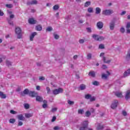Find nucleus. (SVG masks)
I'll list each match as a JSON object with an SVG mask.
<instances>
[{
    "instance_id": "obj_26",
    "label": "nucleus",
    "mask_w": 130,
    "mask_h": 130,
    "mask_svg": "<svg viewBox=\"0 0 130 130\" xmlns=\"http://www.w3.org/2000/svg\"><path fill=\"white\" fill-rule=\"evenodd\" d=\"M91 6V2H86L84 4L85 8H88V7Z\"/></svg>"
},
{
    "instance_id": "obj_53",
    "label": "nucleus",
    "mask_w": 130,
    "mask_h": 130,
    "mask_svg": "<svg viewBox=\"0 0 130 130\" xmlns=\"http://www.w3.org/2000/svg\"><path fill=\"white\" fill-rule=\"evenodd\" d=\"M86 29H87V32H88L89 33H91V32H92V30L91 29V28L88 27Z\"/></svg>"
},
{
    "instance_id": "obj_47",
    "label": "nucleus",
    "mask_w": 130,
    "mask_h": 130,
    "mask_svg": "<svg viewBox=\"0 0 130 130\" xmlns=\"http://www.w3.org/2000/svg\"><path fill=\"white\" fill-rule=\"evenodd\" d=\"M121 33H124L125 32V29L123 27H121L120 30Z\"/></svg>"
},
{
    "instance_id": "obj_37",
    "label": "nucleus",
    "mask_w": 130,
    "mask_h": 130,
    "mask_svg": "<svg viewBox=\"0 0 130 130\" xmlns=\"http://www.w3.org/2000/svg\"><path fill=\"white\" fill-rule=\"evenodd\" d=\"M91 97H92V95L91 94H86L85 95V99H90Z\"/></svg>"
},
{
    "instance_id": "obj_45",
    "label": "nucleus",
    "mask_w": 130,
    "mask_h": 130,
    "mask_svg": "<svg viewBox=\"0 0 130 130\" xmlns=\"http://www.w3.org/2000/svg\"><path fill=\"white\" fill-rule=\"evenodd\" d=\"M84 42H85V40H84V39H80L79 41V43L80 44H83V43H84Z\"/></svg>"
},
{
    "instance_id": "obj_2",
    "label": "nucleus",
    "mask_w": 130,
    "mask_h": 130,
    "mask_svg": "<svg viewBox=\"0 0 130 130\" xmlns=\"http://www.w3.org/2000/svg\"><path fill=\"white\" fill-rule=\"evenodd\" d=\"M114 13L113 10L110 9H106L103 11L102 14L105 16H110V15H112Z\"/></svg>"
},
{
    "instance_id": "obj_7",
    "label": "nucleus",
    "mask_w": 130,
    "mask_h": 130,
    "mask_svg": "<svg viewBox=\"0 0 130 130\" xmlns=\"http://www.w3.org/2000/svg\"><path fill=\"white\" fill-rule=\"evenodd\" d=\"M125 99L126 100H128V99H130V90H127L126 91L125 94Z\"/></svg>"
},
{
    "instance_id": "obj_6",
    "label": "nucleus",
    "mask_w": 130,
    "mask_h": 130,
    "mask_svg": "<svg viewBox=\"0 0 130 130\" xmlns=\"http://www.w3.org/2000/svg\"><path fill=\"white\" fill-rule=\"evenodd\" d=\"M103 22L102 21H99L96 23V27L98 29H102L103 28Z\"/></svg>"
},
{
    "instance_id": "obj_64",
    "label": "nucleus",
    "mask_w": 130,
    "mask_h": 130,
    "mask_svg": "<svg viewBox=\"0 0 130 130\" xmlns=\"http://www.w3.org/2000/svg\"><path fill=\"white\" fill-rule=\"evenodd\" d=\"M126 33L128 34H129L130 33V29L129 28H126Z\"/></svg>"
},
{
    "instance_id": "obj_50",
    "label": "nucleus",
    "mask_w": 130,
    "mask_h": 130,
    "mask_svg": "<svg viewBox=\"0 0 130 130\" xmlns=\"http://www.w3.org/2000/svg\"><path fill=\"white\" fill-rule=\"evenodd\" d=\"M95 99H96L95 98V96L91 97V98H90V101H91V102H92L93 101H95Z\"/></svg>"
},
{
    "instance_id": "obj_24",
    "label": "nucleus",
    "mask_w": 130,
    "mask_h": 130,
    "mask_svg": "<svg viewBox=\"0 0 130 130\" xmlns=\"http://www.w3.org/2000/svg\"><path fill=\"white\" fill-rule=\"evenodd\" d=\"M33 116V114L31 113H26L25 114V117L26 118H29V117H32Z\"/></svg>"
},
{
    "instance_id": "obj_49",
    "label": "nucleus",
    "mask_w": 130,
    "mask_h": 130,
    "mask_svg": "<svg viewBox=\"0 0 130 130\" xmlns=\"http://www.w3.org/2000/svg\"><path fill=\"white\" fill-rule=\"evenodd\" d=\"M68 103L70 105H73L75 103L74 102H72V101H68Z\"/></svg>"
},
{
    "instance_id": "obj_39",
    "label": "nucleus",
    "mask_w": 130,
    "mask_h": 130,
    "mask_svg": "<svg viewBox=\"0 0 130 130\" xmlns=\"http://www.w3.org/2000/svg\"><path fill=\"white\" fill-rule=\"evenodd\" d=\"M9 122L10 123H14V122H16V120L15 119H10Z\"/></svg>"
},
{
    "instance_id": "obj_13",
    "label": "nucleus",
    "mask_w": 130,
    "mask_h": 130,
    "mask_svg": "<svg viewBox=\"0 0 130 130\" xmlns=\"http://www.w3.org/2000/svg\"><path fill=\"white\" fill-rule=\"evenodd\" d=\"M88 76H90V77H92V78H95L96 74L95 73V72L90 71L88 74Z\"/></svg>"
},
{
    "instance_id": "obj_29",
    "label": "nucleus",
    "mask_w": 130,
    "mask_h": 130,
    "mask_svg": "<svg viewBox=\"0 0 130 130\" xmlns=\"http://www.w3.org/2000/svg\"><path fill=\"white\" fill-rule=\"evenodd\" d=\"M29 92L30 91H29V89H25L23 91V94H24L25 95H28V94H29Z\"/></svg>"
},
{
    "instance_id": "obj_3",
    "label": "nucleus",
    "mask_w": 130,
    "mask_h": 130,
    "mask_svg": "<svg viewBox=\"0 0 130 130\" xmlns=\"http://www.w3.org/2000/svg\"><path fill=\"white\" fill-rule=\"evenodd\" d=\"M88 128V121H84L81 123L79 130H86Z\"/></svg>"
},
{
    "instance_id": "obj_20",
    "label": "nucleus",
    "mask_w": 130,
    "mask_h": 130,
    "mask_svg": "<svg viewBox=\"0 0 130 130\" xmlns=\"http://www.w3.org/2000/svg\"><path fill=\"white\" fill-rule=\"evenodd\" d=\"M100 13H101V9H100V8L99 7H97L95 8V14H96V15H98L99 14H100Z\"/></svg>"
},
{
    "instance_id": "obj_31",
    "label": "nucleus",
    "mask_w": 130,
    "mask_h": 130,
    "mask_svg": "<svg viewBox=\"0 0 130 130\" xmlns=\"http://www.w3.org/2000/svg\"><path fill=\"white\" fill-rule=\"evenodd\" d=\"M107 78H108V75H107V74H102V79H105V80H106Z\"/></svg>"
},
{
    "instance_id": "obj_16",
    "label": "nucleus",
    "mask_w": 130,
    "mask_h": 130,
    "mask_svg": "<svg viewBox=\"0 0 130 130\" xmlns=\"http://www.w3.org/2000/svg\"><path fill=\"white\" fill-rule=\"evenodd\" d=\"M36 101L39 102H42L43 101V99L40 96H36Z\"/></svg>"
},
{
    "instance_id": "obj_57",
    "label": "nucleus",
    "mask_w": 130,
    "mask_h": 130,
    "mask_svg": "<svg viewBox=\"0 0 130 130\" xmlns=\"http://www.w3.org/2000/svg\"><path fill=\"white\" fill-rule=\"evenodd\" d=\"M39 80L40 81H44V80H45V78L44 77H41L39 78Z\"/></svg>"
},
{
    "instance_id": "obj_5",
    "label": "nucleus",
    "mask_w": 130,
    "mask_h": 130,
    "mask_svg": "<svg viewBox=\"0 0 130 130\" xmlns=\"http://www.w3.org/2000/svg\"><path fill=\"white\" fill-rule=\"evenodd\" d=\"M118 105V101L115 100L112 104L111 107L112 109H115Z\"/></svg>"
},
{
    "instance_id": "obj_18",
    "label": "nucleus",
    "mask_w": 130,
    "mask_h": 130,
    "mask_svg": "<svg viewBox=\"0 0 130 130\" xmlns=\"http://www.w3.org/2000/svg\"><path fill=\"white\" fill-rule=\"evenodd\" d=\"M104 128V126L103 125H101L100 123L98 124V126L96 127L97 130H102Z\"/></svg>"
},
{
    "instance_id": "obj_28",
    "label": "nucleus",
    "mask_w": 130,
    "mask_h": 130,
    "mask_svg": "<svg viewBox=\"0 0 130 130\" xmlns=\"http://www.w3.org/2000/svg\"><path fill=\"white\" fill-rule=\"evenodd\" d=\"M103 60H104V62H105L106 63H110V62L111 61V60H106V57H103Z\"/></svg>"
},
{
    "instance_id": "obj_33",
    "label": "nucleus",
    "mask_w": 130,
    "mask_h": 130,
    "mask_svg": "<svg viewBox=\"0 0 130 130\" xmlns=\"http://www.w3.org/2000/svg\"><path fill=\"white\" fill-rule=\"evenodd\" d=\"M53 9V10H54V11H57V10H58V9H59V6L57 5H55V6H54Z\"/></svg>"
},
{
    "instance_id": "obj_46",
    "label": "nucleus",
    "mask_w": 130,
    "mask_h": 130,
    "mask_svg": "<svg viewBox=\"0 0 130 130\" xmlns=\"http://www.w3.org/2000/svg\"><path fill=\"white\" fill-rule=\"evenodd\" d=\"M54 37L55 39H56V40H57L59 38V36L58 35L55 34H54Z\"/></svg>"
},
{
    "instance_id": "obj_17",
    "label": "nucleus",
    "mask_w": 130,
    "mask_h": 130,
    "mask_svg": "<svg viewBox=\"0 0 130 130\" xmlns=\"http://www.w3.org/2000/svg\"><path fill=\"white\" fill-rule=\"evenodd\" d=\"M125 59L127 61L130 60V50L128 51L126 55Z\"/></svg>"
},
{
    "instance_id": "obj_38",
    "label": "nucleus",
    "mask_w": 130,
    "mask_h": 130,
    "mask_svg": "<svg viewBox=\"0 0 130 130\" xmlns=\"http://www.w3.org/2000/svg\"><path fill=\"white\" fill-rule=\"evenodd\" d=\"M87 12L88 13H92L93 12V8L92 7H89L87 9Z\"/></svg>"
},
{
    "instance_id": "obj_58",
    "label": "nucleus",
    "mask_w": 130,
    "mask_h": 130,
    "mask_svg": "<svg viewBox=\"0 0 130 130\" xmlns=\"http://www.w3.org/2000/svg\"><path fill=\"white\" fill-rule=\"evenodd\" d=\"M57 110V108H54L52 109V112H55Z\"/></svg>"
},
{
    "instance_id": "obj_54",
    "label": "nucleus",
    "mask_w": 130,
    "mask_h": 130,
    "mask_svg": "<svg viewBox=\"0 0 130 130\" xmlns=\"http://www.w3.org/2000/svg\"><path fill=\"white\" fill-rule=\"evenodd\" d=\"M126 28H130V22H127V24L126 25Z\"/></svg>"
},
{
    "instance_id": "obj_25",
    "label": "nucleus",
    "mask_w": 130,
    "mask_h": 130,
    "mask_svg": "<svg viewBox=\"0 0 130 130\" xmlns=\"http://www.w3.org/2000/svg\"><path fill=\"white\" fill-rule=\"evenodd\" d=\"M115 96H117V97H122V93L120 92H116L115 93Z\"/></svg>"
},
{
    "instance_id": "obj_23",
    "label": "nucleus",
    "mask_w": 130,
    "mask_h": 130,
    "mask_svg": "<svg viewBox=\"0 0 130 130\" xmlns=\"http://www.w3.org/2000/svg\"><path fill=\"white\" fill-rule=\"evenodd\" d=\"M79 89L81 90H85L86 89V85L84 84H81L79 87Z\"/></svg>"
},
{
    "instance_id": "obj_43",
    "label": "nucleus",
    "mask_w": 130,
    "mask_h": 130,
    "mask_svg": "<svg viewBox=\"0 0 130 130\" xmlns=\"http://www.w3.org/2000/svg\"><path fill=\"white\" fill-rule=\"evenodd\" d=\"M46 89V90L47 91V94H49L50 93V91H51L50 90V88L49 87H47Z\"/></svg>"
},
{
    "instance_id": "obj_36",
    "label": "nucleus",
    "mask_w": 130,
    "mask_h": 130,
    "mask_svg": "<svg viewBox=\"0 0 130 130\" xmlns=\"http://www.w3.org/2000/svg\"><path fill=\"white\" fill-rule=\"evenodd\" d=\"M6 64H7V66H8V67H11V66H12V62H11L9 60H7Z\"/></svg>"
},
{
    "instance_id": "obj_19",
    "label": "nucleus",
    "mask_w": 130,
    "mask_h": 130,
    "mask_svg": "<svg viewBox=\"0 0 130 130\" xmlns=\"http://www.w3.org/2000/svg\"><path fill=\"white\" fill-rule=\"evenodd\" d=\"M36 30L37 31H41L42 30V26L41 25H38L36 26Z\"/></svg>"
},
{
    "instance_id": "obj_9",
    "label": "nucleus",
    "mask_w": 130,
    "mask_h": 130,
    "mask_svg": "<svg viewBox=\"0 0 130 130\" xmlns=\"http://www.w3.org/2000/svg\"><path fill=\"white\" fill-rule=\"evenodd\" d=\"M38 4V2L36 0H32L31 1H28L27 2V5H37Z\"/></svg>"
},
{
    "instance_id": "obj_62",
    "label": "nucleus",
    "mask_w": 130,
    "mask_h": 130,
    "mask_svg": "<svg viewBox=\"0 0 130 130\" xmlns=\"http://www.w3.org/2000/svg\"><path fill=\"white\" fill-rule=\"evenodd\" d=\"M36 89H37V91H40V86H39V85L37 86Z\"/></svg>"
},
{
    "instance_id": "obj_32",
    "label": "nucleus",
    "mask_w": 130,
    "mask_h": 130,
    "mask_svg": "<svg viewBox=\"0 0 130 130\" xmlns=\"http://www.w3.org/2000/svg\"><path fill=\"white\" fill-rule=\"evenodd\" d=\"M90 115H91V112H90V111H87L85 112V116L86 117H89V116H90Z\"/></svg>"
},
{
    "instance_id": "obj_44",
    "label": "nucleus",
    "mask_w": 130,
    "mask_h": 130,
    "mask_svg": "<svg viewBox=\"0 0 130 130\" xmlns=\"http://www.w3.org/2000/svg\"><path fill=\"white\" fill-rule=\"evenodd\" d=\"M8 23L11 25V26H14V23H13V21L10 19L8 20Z\"/></svg>"
},
{
    "instance_id": "obj_42",
    "label": "nucleus",
    "mask_w": 130,
    "mask_h": 130,
    "mask_svg": "<svg viewBox=\"0 0 130 130\" xmlns=\"http://www.w3.org/2000/svg\"><path fill=\"white\" fill-rule=\"evenodd\" d=\"M99 48L100 49H104V45H103V44H100V45H99Z\"/></svg>"
},
{
    "instance_id": "obj_10",
    "label": "nucleus",
    "mask_w": 130,
    "mask_h": 130,
    "mask_svg": "<svg viewBox=\"0 0 130 130\" xmlns=\"http://www.w3.org/2000/svg\"><path fill=\"white\" fill-rule=\"evenodd\" d=\"M28 94L30 97H36L37 96V93L34 91H29Z\"/></svg>"
},
{
    "instance_id": "obj_52",
    "label": "nucleus",
    "mask_w": 130,
    "mask_h": 130,
    "mask_svg": "<svg viewBox=\"0 0 130 130\" xmlns=\"http://www.w3.org/2000/svg\"><path fill=\"white\" fill-rule=\"evenodd\" d=\"M56 120V117L53 116V117H52V120H51V121H52V122H53L55 121Z\"/></svg>"
},
{
    "instance_id": "obj_14",
    "label": "nucleus",
    "mask_w": 130,
    "mask_h": 130,
    "mask_svg": "<svg viewBox=\"0 0 130 130\" xmlns=\"http://www.w3.org/2000/svg\"><path fill=\"white\" fill-rule=\"evenodd\" d=\"M130 75V69L127 70L126 71H125L124 73V77H127L129 75Z\"/></svg>"
},
{
    "instance_id": "obj_35",
    "label": "nucleus",
    "mask_w": 130,
    "mask_h": 130,
    "mask_svg": "<svg viewBox=\"0 0 130 130\" xmlns=\"http://www.w3.org/2000/svg\"><path fill=\"white\" fill-rule=\"evenodd\" d=\"M6 7L8 8V9H12L13 8V5L12 4H6Z\"/></svg>"
},
{
    "instance_id": "obj_61",
    "label": "nucleus",
    "mask_w": 130,
    "mask_h": 130,
    "mask_svg": "<svg viewBox=\"0 0 130 130\" xmlns=\"http://www.w3.org/2000/svg\"><path fill=\"white\" fill-rule=\"evenodd\" d=\"M122 114L123 115H124V116H126V114H127L126 112L125 111H123L122 112Z\"/></svg>"
},
{
    "instance_id": "obj_15",
    "label": "nucleus",
    "mask_w": 130,
    "mask_h": 130,
    "mask_svg": "<svg viewBox=\"0 0 130 130\" xmlns=\"http://www.w3.org/2000/svg\"><path fill=\"white\" fill-rule=\"evenodd\" d=\"M92 37L94 40H96V41H98V40L99 39V35H98L93 34L92 35Z\"/></svg>"
},
{
    "instance_id": "obj_1",
    "label": "nucleus",
    "mask_w": 130,
    "mask_h": 130,
    "mask_svg": "<svg viewBox=\"0 0 130 130\" xmlns=\"http://www.w3.org/2000/svg\"><path fill=\"white\" fill-rule=\"evenodd\" d=\"M15 33L17 35V39H21L22 38V29L19 27L15 28Z\"/></svg>"
},
{
    "instance_id": "obj_48",
    "label": "nucleus",
    "mask_w": 130,
    "mask_h": 130,
    "mask_svg": "<svg viewBox=\"0 0 130 130\" xmlns=\"http://www.w3.org/2000/svg\"><path fill=\"white\" fill-rule=\"evenodd\" d=\"M10 113H11V114H17V112L13 110H10Z\"/></svg>"
},
{
    "instance_id": "obj_21",
    "label": "nucleus",
    "mask_w": 130,
    "mask_h": 130,
    "mask_svg": "<svg viewBox=\"0 0 130 130\" xmlns=\"http://www.w3.org/2000/svg\"><path fill=\"white\" fill-rule=\"evenodd\" d=\"M0 97L2 98V99H6V98H7V95L4 94L3 92L0 91Z\"/></svg>"
},
{
    "instance_id": "obj_34",
    "label": "nucleus",
    "mask_w": 130,
    "mask_h": 130,
    "mask_svg": "<svg viewBox=\"0 0 130 130\" xmlns=\"http://www.w3.org/2000/svg\"><path fill=\"white\" fill-rule=\"evenodd\" d=\"M23 106H24V108L25 109H29V107H30V106L29 105V104H24L23 105Z\"/></svg>"
},
{
    "instance_id": "obj_4",
    "label": "nucleus",
    "mask_w": 130,
    "mask_h": 130,
    "mask_svg": "<svg viewBox=\"0 0 130 130\" xmlns=\"http://www.w3.org/2000/svg\"><path fill=\"white\" fill-rule=\"evenodd\" d=\"M62 92H63V89L61 88H59L58 89L53 90V94H54V95H57V94L62 93Z\"/></svg>"
},
{
    "instance_id": "obj_51",
    "label": "nucleus",
    "mask_w": 130,
    "mask_h": 130,
    "mask_svg": "<svg viewBox=\"0 0 130 130\" xmlns=\"http://www.w3.org/2000/svg\"><path fill=\"white\" fill-rule=\"evenodd\" d=\"M83 112H84V110H83L82 109L78 110V111L79 114H82Z\"/></svg>"
},
{
    "instance_id": "obj_60",
    "label": "nucleus",
    "mask_w": 130,
    "mask_h": 130,
    "mask_svg": "<svg viewBox=\"0 0 130 130\" xmlns=\"http://www.w3.org/2000/svg\"><path fill=\"white\" fill-rule=\"evenodd\" d=\"M125 14H126V11H123L121 13L120 15H121V16H123V15H125Z\"/></svg>"
},
{
    "instance_id": "obj_22",
    "label": "nucleus",
    "mask_w": 130,
    "mask_h": 130,
    "mask_svg": "<svg viewBox=\"0 0 130 130\" xmlns=\"http://www.w3.org/2000/svg\"><path fill=\"white\" fill-rule=\"evenodd\" d=\"M114 26H115V24H114V22H112L110 23V30H113L114 29Z\"/></svg>"
},
{
    "instance_id": "obj_30",
    "label": "nucleus",
    "mask_w": 130,
    "mask_h": 130,
    "mask_svg": "<svg viewBox=\"0 0 130 130\" xmlns=\"http://www.w3.org/2000/svg\"><path fill=\"white\" fill-rule=\"evenodd\" d=\"M92 85H93L94 86H99L100 83L97 81H95L92 82Z\"/></svg>"
},
{
    "instance_id": "obj_63",
    "label": "nucleus",
    "mask_w": 130,
    "mask_h": 130,
    "mask_svg": "<svg viewBox=\"0 0 130 130\" xmlns=\"http://www.w3.org/2000/svg\"><path fill=\"white\" fill-rule=\"evenodd\" d=\"M42 106H43V108H46V107H47V104H44Z\"/></svg>"
},
{
    "instance_id": "obj_41",
    "label": "nucleus",
    "mask_w": 130,
    "mask_h": 130,
    "mask_svg": "<svg viewBox=\"0 0 130 130\" xmlns=\"http://www.w3.org/2000/svg\"><path fill=\"white\" fill-rule=\"evenodd\" d=\"M46 31H48L49 32H51V31H52V27L51 26H49L47 28Z\"/></svg>"
},
{
    "instance_id": "obj_40",
    "label": "nucleus",
    "mask_w": 130,
    "mask_h": 130,
    "mask_svg": "<svg viewBox=\"0 0 130 130\" xmlns=\"http://www.w3.org/2000/svg\"><path fill=\"white\" fill-rule=\"evenodd\" d=\"M87 56V59H91V58H92V54L88 53Z\"/></svg>"
},
{
    "instance_id": "obj_59",
    "label": "nucleus",
    "mask_w": 130,
    "mask_h": 130,
    "mask_svg": "<svg viewBox=\"0 0 130 130\" xmlns=\"http://www.w3.org/2000/svg\"><path fill=\"white\" fill-rule=\"evenodd\" d=\"M10 19H14L15 18V15L14 14H11L10 15Z\"/></svg>"
},
{
    "instance_id": "obj_55",
    "label": "nucleus",
    "mask_w": 130,
    "mask_h": 130,
    "mask_svg": "<svg viewBox=\"0 0 130 130\" xmlns=\"http://www.w3.org/2000/svg\"><path fill=\"white\" fill-rule=\"evenodd\" d=\"M53 129L54 130H59V129H60V128H59V127H58V126H56L54 127Z\"/></svg>"
},
{
    "instance_id": "obj_11",
    "label": "nucleus",
    "mask_w": 130,
    "mask_h": 130,
    "mask_svg": "<svg viewBox=\"0 0 130 130\" xmlns=\"http://www.w3.org/2000/svg\"><path fill=\"white\" fill-rule=\"evenodd\" d=\"M37 35V32H34L31 34V35L30 36V41H33V39H34V37Z\"/></svg>"
},
{
    "instance_id": "obj_27",
    "label": "nucleus",
    "mask_w": 130,
    "mask_h": 130,
    "mask_svg": "<svg viewBox=\"0 0 130 130\" xmlns=\"http://www.w3.org/2000/svg\"><path fill=\"white\" fill-rule=\"evenodd\" d=\"M105 37L99 36L98 41H103V40H105Z\"/></svg>"
},
{
    "instance_id": "obj_8",
    "label": "nucleus",
    "mask_w": 130,
    "mask_h": 130,
    "mask_svg": "<svg viewBox=\"0 0 130 130\" xmlns=\"http://www.w3.org/2000/svg\"><path fill=\"white\" fill-rule=\"evenodd\" d=\"M28 23L31 25H35V24H36V23H37V21L34 20V18H29L28 19Z\"/></svg>"
},
{
    "instance_id": "obj_56",
    "label": "nucleus",
    "mask_w": 130,
    "mask_h": 130,
    "mask_svg": "<svg viewBox=\"0 0 130 130\" xmlns=\"http://www.w3.org/2000/svg\"><path fill=\"white\" fill-rule=\"evenodd\" d=\"M55 16L57 19H59V13H56Z\"/></svg>"
},
{
    "instance_id": "obj_12",
    "label": "nucleus",
    "mask_w": 130,
    "mask_h": 130,
    "mask_svg": "<svg viewBox=\"0 0 130 130\" xmlns=\"http://www.w3.org/2000/svg\"><path fill=\"white\" fill-rule=\"evenodd\" d=\"M17 118L19 120H24L25 119V117H24V116H23V114H22L18 115Z\"/></svg>"
}]
</instances>
